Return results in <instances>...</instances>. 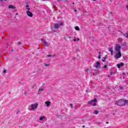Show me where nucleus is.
Listing matches in <instances>:
<instances>
[{
	"mask_svg": "<svg viewBox=\"0 0 128 128\" xmlns=\"http://www.w3.org/2000/svg\"><path fill=\"white\" fill-rule=\"evenodd\" d=\"M120 50H122L121 46L117 45L114 46L115 58H122V52H120Z\"/></svg>",
	"mask_w": 128,
	"mask_h": 128,
	"instance_id": "f257e3e1",
	"label": "nucleus"
},
{
	"mask_svg": "<svg viewBox=\"0 0 128 128\" xmlns=\"http://www.w3.org/2000/svg\"><path fill=\"white\" fill-rule=\"evenodd\" d=\"M38 103H35L30 105V110L34 111L36 110V109L38 108Z\"/></svg>",
	"mask_w": 128,
	"mask_h": 128,
	"instance_id": "f03ea898",
	"label": "nucleus"
},
{
	"mask_svg": "<svg viewBox=\"0 0 128 128\" xmlns=\"http://www.w3.org/2000/svg\"><path fill=\"white\" fill-rule=\"evenodd\" d=\"M116 106H124V99L119 100L116 104Z\"/></svg>",
	"mask_w": 128,
	"mask_h": 128,
	"instance_id": "7ed1b4c3",
	"label": "nucleus"
},
{
	"mask_svg": "<svg viewBox=\"0 0 128 128\" xmlns=\"http://www.w3.org/2000/svg\"><path fill=\"white\" fill-rule=\"evenodd\" d=\"M96 102H98V100L96 98H95L89 101L88 104H91V106H96Z\"/></svg>",
	"mask_w": 128,
	"mask_h": 128,
	"instance_id": "20e7f679",
	"label": "nucleus"
},
{
	"mask_svg": "<svg viewBox=\"0 0 128 128\" xmlns=\"http://www.w3.org/2000/svg\"><path fill=\"white\" fill-rule=\"evenodd\" d=\"M44 120H46L45 116H40L39 117V122H40V124H44Z\"/></svg>",
	"mask_w": 128,
	"mask_h": 128,
	"instance_id": "39448f33",
	"label": "nucleus"
},
{
	"mask_svg": "<svg viewBox=\"0 0 128 128\" xmlns=\"http://www.w3.org/2000/svg\"><path fill=\"white\" fill-rule=\"evenodd\" d=\"M94 66L96 68H98V70H100V63L98 62H96V64H95Z\"/></svg>",
	"mask_w": 128,
	"mask_h": 128,
	"instance_id": "423d86ee",
	"label": "nucleus"
},
{
	"mask_svg": "<svg viewBox=\"0 0 128 128\" xmlns=\"http://www.w3.org/2000/svg\"><path fill=\"white\" fill-rule=\"evenodd\" d=\"M42 44L44 46H48L50 42H46L44 40H42Z\"/></svg>",
	"mask_w": 128,
	"mask_h": 128,
	"instance_id": "0eeeda50",
	"label": "nucleus"
},
{
	"mask_svg": "<svg viewBox=\"0 0 128 128\" xmlns=\"http://www.w3.org/2000/svg\"><path fill=\"white\" fill-rule=\"evenodd\" d=\"M44 90V88L40 87L38 90V94H42V93Z\"/></svg>",
	"mask_w": 128,
	"mask_h": 128,
	"instance_id": "6e6552de",
	"label": "nucleus"
},
{
	"mask_svg": "<svg viewBox=\"0 0 128 128\" xmlns=\"http://www.w3.org/2000/svg\"><path fill=\"white\" fill-rule=\"evenodd\" d=\"M26 12L28 16H30V18H32V16H34V14H32V12L30 11H26Z\"/></svg>",
	"mask_w": 128,
	"mask_h": 128,
	"instance_id": "1a4fd4ad",
	"label": "nucleus"
},
{
	"mask_svg": "<svg viewBox=\"0 0 128 128\" xmlns=\"http://www.w3.org/2000/svg\"><path fill=\"white\" fill-rule=\"evenodd\" d=\"M116 66L118 68H120V66H124V63L120 62V63L117 64Z\"/></svg>",
	"mask_w": 128,
	"mask_h": 128,
	"instance_id": "9d476101",
	"label": "nucleus"
},
{
	"mask_svg": "<svg viewBox=\"0 0 128 128\" xmlns=\"http://www.w3.org/2000/svg\"><path fill=\"white\" fill-rule=\"evenodd\" d=\"M108 51L110 52L111 56H112V54H114V50H112V48H109Z\"/></svg>",
	"mask_w": 128,
	"mask_h": 128,
	"instance_id": "9b49d317",
	"label": "nucleus"
},
{
	"mask_svg": "<svg viewBox=\"0 0 128 128\" xmlns=\"http://www.w3.org/2000/svg\"><path fill=\"white\" fill-rule=\"evenodd\" d=\"M45 104H46V106H50V101H46L45 102Z\"/></svg>",
	"mask_w": 128,
	"mask_h": 128,
	"instance_id": "f8f14e48",
	"label": "nucleus"
},
{
	"mask_svg": "<svg viewBox=\"0 0 128 128\" xmlns=\"http://www.w3.org/2000/svg\"><path fill=\"white\" fill-rule=\"evenodd\" d=\"M54 28H60V24H56L54 25Z\"/></svg>",
	"mask_w": 128,
	"mask_h": 128,
	"instance_id": "ddd939ff",
	"label": "nucleus"
},
{
	"mask_svg": "<svg viewBox=\"0 0 128 128\" xmlns=\"http://www.w3.org/2000/svg\"><path fill=\"white\" fill-rule=\"evenodd\" d=\"M8 8H16V6L12 5H10L8 6Z\"/></svg>",
	"mask_w": 128,
	"mask_h": 128,
	"instance_id": "4468645a",
	"label": "nucleus"
},
{
	"mask_svg": "<svg viewBox=\"0 0 128 128\" xmlns=\"http://www.w3.org/2000/svg\"><path fill=\"white\" fill-rule=\"evenodd\" d=\"M26 10H27V11H30V6L29 5H26Z\"/></svg>",
	"mask_w": 128,
	"mask_h": 128,
	"instance_id": "2eb2a0df",
	"label": "nucleus"
},
{
	"mask_svg": "<svg viewBox=\"0 0 128 128\" xmlns=\"http://www.w3.org/2000/svg\"><path fill=\"white\" fill-rule=\"evenodd\" d=\"M106 58H108V55H106V56L102 59V62H106Z\"/></svg>",
	"mask_w": 128,
	"mask_h": 128,
	"instance_id": "dca6fc26",
	"label": "nucleus"
},
{
	"mask_svg": "<svg viewBox=\"0 0 128 128\" xmlns=\"http://www.w3.org/2000/svg\"><path fill=\"white\" fill-rule=\"evenodd\" d=\"M124 104H128V100L124 99Z\"/></svg>",
	"mask_w": 128,
	"mask_h": 128,
	"instance_id": "f3484780",
	"label": "nucleus"
},
{
	"mask_svg": "<svg viewBox=\"0 0 128 128\" xmlns=\"http://www.w3.org/2000/svg\"><path fill=\"white\" fill-rule=\"evenodd\" d=\"M94 37H90V40L91 42H94Z\"/></svg>",
	"mask_w": 128,
	"mask_h": 128,
	"instance_id": "a211bd4d",
	"label": "nucleus"
},
{
	"mask_svg": "<svg viewBox=\"0 0 128 128\" xmlns=\"http://www.w3.org/2000/svg\"><path fill=\"white\" fill-rule=\"evenodd\" d=\"M86 74H90V69L89 68H87L86 70Z\"/></svg>",
	"mask_w": 128,
	"mask_h": 128,
	"instance_id": "6ab92c4d",
	"label": "nucleus"
},
{
	"mask_svg": "<svg viewBox=\"0 0 128 128\" xmlns=\"http://www.w3.org/2000/svg\"><path fill=\"white\" fill-rule=\"evenodd\" d=\"M98 114V110H95L94 111V114Z\"/></svg>",
	"mask_w": 128,
	"mask_h": 128,
	"instance_id": "aec40b11",
	"label": "nucleus"
},
{
	"mask_svg": "<svg viewBox=\"0 0 128 128\" xmlns=\"http://www.w3.org/2000/svg\"><path fill=\"white\" fill-rule=\"evenodd\" d=\"M75 30H80V28H78V26H76L75 27Z\"/></svg>",
	"mask_w": 128,
	"mask_h": 128,
	"instance_id": "412c9836",
	"label": "nucleus"
},
{
	"mask_svg": "<svg viewBox=\"0 0 128 128\" xmlns=\"http://www.w3.org/2000/svg\"><path fill=\"white\" fill-rule=\"evenodd\" d=\"M74 42H76V40H80V39L78 38L77 39H74Z\"/></svg>",
	"mask_w": 128,
	"mask_h": 128,
	"instance_id": "4be33fe9",
	"label": "nucleus"
},
{
	"mask_svg": "<svg viewBox=\"0 0 128 128\" xmlns=\"http://www.w3.org/2000/svg\"><path fill=\"white\" fill-rule=\"evenodd\" d=\"M47 56H48V58H50V57L52 56L50 55V54H48V55H47Z\"/></svg>",
	"mask_w": 128,
	"mask_h": 128,
	"instance_id": "5701e85b",
	"label": "nucleus"
},
{
	"mask_svg": "<svg viewBox=\"0 0 128 128\" xmlns=\"http://www.w3.org/2000/svg\"><path fill=\"white\" fill-rule=\"evenodd\" d=\"M45 66H50V64H44Z\"/></svg>",
	"mask_w": 128,
	"mask_h": 128,
	"instance_id": "b1692460",
	"label": "nucleus"
},
{
	"mask_svg": "<svg viewBox=\"0 0 128 128\" xmlns=\"http://www.w3.org/2000/svg\"><path fill=\"white\" fill-rule=\"evenodd\" d=\"M125 36H126V38H128V33L126 34Z\"/></svg>",
	"mask_w": 128,
	"mask_h": 128,
	"instance_id": "393cba45",
	"label": "nucleus"
},
{
	"mask_svg": "<svg viewBox=\"0 0 128 128\" xmlns=\"http://www.w3.org/2000/svg\"><path fill=\"white\" fill-rule=\"evenodd\" d=\"M122 90V87L120 86L119 88V90Z\"/></svg>",
	"mask_w": 128,
	"mask_h": 128,
	"instance_id": "a878e982",
	"label": "nucleus"
},
{
	"mask_svg": "<svg viewBox=\"0 0 128 128\" xmlns=\"http://www.w3.org/2000/svg\"><path fill=\"white\" fill-rule=\"evenodd\" d=\"M107 66H108L106 65H104V68H106Z\"/></svg>",
	"mask_w": 128,
	"mask_h": 128,
	"instance_id": "bb28decb",
	"label": "nucleus"
},
{
	"mask_svg": "<svg viewBox=\"0 0 128 128\" xmlns=\"http://www.w3.org/2000/svg\"><path fill=\"white\" fill-rule=\"evenodd\" d=\"M3 72H4V74H6V70H4L3 71Z\"/></svg>",
	"mask_w": 128,
	"mask_h": 128,
	"instance_id": "cd10ccee",
	"label": "nucleus"
},
{
	"mask_svg": "<svg viewBox=\"0 0 128 128\" xmlns=\"http://www.w3.org/2000/svg\"><path fill=\"white\" fill-rule=\"evenodd\" d=\"M6 0H0L1 2H6Z\"/></svg>",
	"mask_w": 128,
	"mask_h": 128,
	"instance_id": "c85d7f7f",
	"label": "nucleus"
},
{
	"mask_svg": "<svg viewBox=\"0 0 128 128\" xmlns=\"http://www.w3.org/2000/svg\"><path fill=\"white\" fill-rule=\"evenodd\" d=\"M58 24H59V26H62V22H61V23H60Z\"/></svg>",
	"mask_w": 128,
	"mask_h": 128,
	"instance_id": "c756f323",
	"label": "nucleus"
},
{
	"mask_svg": "<svg viewBox=\"0 0 128 128\" xmlns=\"http://www.w3.org/2000/svg\"><path fill=\"white\" fill-rule=\"evenodd\" d=\"M98 60H100V55H99V56H98Z\"/></svg>",
	"mask_w": 128,
	"mask_h": 128,
	"instance_id": "7c9ffc66",
	"label": "nucleus"
},
{
	"mask_svg": "<svg viewBox=\"0 0 128 128\" xmlns=\"http://www.w3.org/2000/svg\"><path fill=\"white\" fill-rule=\"evenodd\" d=\"M126 8L127 10H128V5L126 6Z\"/></svg>",
	"mask_w": 128,
	"mask_h": 128,
	"instance_id": "2f4dec72",
	"label": "nucleus"
},
{
	"mask_svg": "<svg viewBox=\"0 0 128 128\" xmlns=\"http://www.w3.org/2000/svg\"><path fill=\"white\" fill-rule=\"evenodd\" d=\"M82 128H84V126H83Z\"/></svg>",
	"mask_w": 128,
	"mask_h": 128,
	"instance_id": "473e14b6",
	"label": "nucleus"
},
{
	"mask_svg": "<svg viewBox=\"0 0 128 128\" xmlns=\"http://www.w3.org/2000/svg\"><path fill=\"white\" fill-rule=\"evenodd\" d=\"M16 14H18L17 13Z\"/></svg>",
	"mask_w": 128,
	"mask_h": 128,
	"instance_id": "72a5a7b5",
	"label": "nucleus"
},
{
	"mask_svg": "<svg viewBox=\"0 0 128 128\" xmlns=\"http://www.w3.org/2000/svg\"><path fill=\"white\" fill-rule=\"evenodd\" d=\"M108 78H110V76H108Z\"/></svg>",
	"mask_w": 128,
	"mask_h": 128,
	"instance_id": "f704fd0d",
	"label": "nucleus"
},
{
	"mask_svg": "<svg viewBox=\"0 0 128 128\" xmlns=\"http://www.w3.org/2000/svg\"><path fill=\"white\" fill-rule=\"evenodd\" d=\"M75 12H76V10H75Z\"/></svg>",
	"mask_w": 128,
	"mask_h": 128,
	"instance_id": "c9c22d12",
	"label": "nucleus"
},
{
	"mask_svg": "<svg viewBox=\"0 0 128 128\" xmlns=\"http://www.w3.org/2000/svg\"><path fill=\"white\" fill-rule=\"evenodd\" d=\"M93 0L96 1V0Z\"/></svg>",
	"mask_w": 128,
	"mask_h": 128,
	"instance_id": "e433bc0d",
	"label": "nucleus"
},
{
	"mask_svg": "<svg viewBox=\"0 0 128 128\" xmlns=\"http://www.w3.org/2000/svg\"><path fill=\"white\" fill-rule=\"evenodd\" d=\"M72 106V104H71V106Z\"/></svg>",
	"mask_w": 128,
	"mask_h": 128,
	"instance_id": "4c0bfd02",
	"label": "nucleus"
},
{
	"mask_svg": "<svg viewBox=\"0 0 128 128\" xmlns=\"http://www.w3.org/2000/svg\"><path fill=\"white\" fill-rule=\"evenodd\" d=\"M18 112H17V114H18Z\"/></svg>",
	"mask_w": 128,
	"mask_h": 128,
	"instance_id": "58836bf2",
	"label": "nucleus"
}]
</instances>
